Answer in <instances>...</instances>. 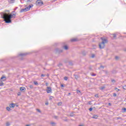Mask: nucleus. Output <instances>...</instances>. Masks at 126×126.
Listing matches in <instances>:
<instances>
[{"label":"nucleus","instance_id":"35","mask_svg":"<svg viewBox=\"0 0 126 126\" xmlns=\"http://www.w3.org/2000/svg\"><path fill=\"white\" fill-rule=\"evenodd\" d=\"M30 88H32V89L33 88V85H30Z\"/></svg>","mask_w":126,"mask_h":126},{"label":"nucleus","instance_id":"45","mask_svg":"<svg viewBox=\"0 0 126 126\" xmlns=\"http://www.w3.org/2000/svg\"><path fill=\"white\" fill-rule=\"evenodd\" d=\"M95 97H96V98H98V94H95Z\"/></svg>","mask_w":126,"mask_h":126},{"label":"nucleus","instance_id":"12","mask_svg":"<svg viewBox=\"0 0 126 126\" xmlns=\"http://www.w3.org/2000/svg\"><path fill=\"white\" fill-rule=\"evenodd\" d=\"M93 119H97L98 118V115H93V116L92 117Z\"/></svg>","mask_w":126,"mask_h":126},{"label":"nucleus","instance_id":"24","mask_svg":"<svg viewBox=\"0 0 126 126\" xmlns=\"http://www.w3.org/2000/svg\"><path fill=\"white\" fill-rule=\"evenodd\" d=\"M14 0H10V3H13V2H14Z\"/></svg>","mask_w":126,"mask_h":126},{"label":"nucleus","instance_id":"57","mask_svg":"<svg viewBox=\"0 0 126 126\" xmlns=\"http://www.w3.org/2000/svg\"><path fill=\"white\" fill-rule=\"evenodd\" d=\"M125 51H126V49L125 50Z\"/></svg>","mask_w":126,"mask_h":126},{"label":"nucleus","instance_id":"54","mask_svg":"<svg viewBox=\"0 0 126 126\" xmlns=\"http://www.w3.org/2000/svg\"><path fill=\"white\" fill-rule=\"evenodd\" d=\"M26 126H30V125H27Z\"/></svg>","mask_w":126,"mask_h":126},{"label":"nucleus","instance_id":"51","mask_svg":"<svg viewBox=\"0 0 126 126\" xmlns=\"http://www.w3.org/2000/svg\"><path fill=\"white\" fill-rule=\"evenodd\" d=\"M69 95H70V93H69L68 94V95L69 96Z\"/></svg>","mask_w":126,"mask_h":126},{"label":"nucleus","instance_id":"17","mask_svg":"<svg viewBox=\"0 0 126 126\" xmlns=\"http://www.w3.org/2000/svg\"><path fill=\"white\" fill-rule=\"evenodd\" d=\"M82 54L83 56H85V55H86L85 51H82Z\"/></svg>","mask_w":126,"mask_h":126},{"label":"nucleus","instance_id":"11","mask_svg":"<svg viewBox=\"0 0 126 126\" xmlns=\"http://www.w3.org/2000/svg\"><path fill=\"white\" fill-rule=\"evenodd\" d=\"M70 41L71 42H76V41H77V38H72Z\"/></svg>","mask_w":126,"mask_h":126},{"label":"nucleus","instance_id":"13","mask_svg":"<svg viewBox=\"0 0 126 126\" xmlns=\"http://www.w3.org/2000/svg\"><path fill=\"white\" fill-rule=\"evenodd\" d=\"M63 49H64V50H68V47L67 46V45H64L63 46Z\"/></svg>","mask_w":126,"mask_h":126},{"label":"nucleus","instance_id":"44","mask_svg":"<svg viewBox=\"0 0 126 126\" xmlns=\"http://www.w3.org/2000/svg\"><path fill=\"white\" fill-rule=\"evenodd\" d=\"M61 87H64V86L63 84L61 85Z\"/></svg>","mask_w":126,"mask_h":126},{"label":"nucleus","instance_id":"27","mask_svg":"<svg viewBox=\"0 0 126 126\" xmlns=\"http://www.w3.org/2000/svg\"><path fill=\"white\" fill-rule=\"evenodd\" d=\"M91 58H95V54H92Z\"/></svg>","mask_w":126,"mask_h":126},{"label":"nucleus","instance_id":"42","mask_svg":"<svg viewBox=\"0 0 126 126\" xmlns=\"http://www.w3.org/2000/svg\"><path fill=\"white\" fill-rule=\"evenodd\" d=\"M63 65V64L62 63H60L59 65H58V66H61Z\"/></svg>","mask_w":126,"mask_h":126},{"label":"nucleus","instance_id":"25","mask_svg":"<svg viewBox=\"0 0 126 126\" xmlns=\"http://www.w3.org/2000/svg\"><path fill=\"white\" fill-rule=\"evenodd\" d=\"M103 89H105V87H100V90H103Z\"/></svg>","mask_w":126,"mask_h":126},{"label":"nucleus","instance_id":"20","mask_svg":"<svg viewBox=\"0 0 126 126\" xmlns=\"http://www.w3.org/2000/svg\"><path fill=\"white\" fill-rule=\"evenodd\" d=\"M4 83L2 82H1V83H0V86H2L4 85Z\"/></svg>","mask_w":126,"mask_h":126},{"label":"nucleus","instance_id":"46","mask_svg":"<svg viewBox=\"0 0 126 126\" xmlns=\"http://www.w3.org/2000/svg\"><path fill=\"white\" fill-rule=\"evenodd\" d=\"M108 105H109V106H112V103H108Z\"/></svg>","mask_w":126,"mask_h":126},{"label":"nucleus","instance_id":"21","mask_svg":"<svg viewBox=\"0 0 126 126\" xmlns=\"http://www.w3.org/2000/svg\"><path fill=\"white\" fill-rule=\"evenodd\" d=\"M113 97H117V94L113 93Z\"/></svg>","mask_w":126,"mask_h":126},{"label":"nucleus","instance_id":"15","mask_svg":"<svg viewBox=\"0 0 126 126\" xmlns=\"http://www.w3.org/2000/svg\"><path fill=\"white\" fill-rule=\"evenodd\" d=\"M119 59H120V57H119L118 56H115V60L116 61H119Z\"/></svg>","mask_w":126,"mask_h":126},{"label":"nucleus","instance_id":"28","mask_svg":"<svg viewBox=\"0 0 126 126\" xmlns=\"http://www.w3.org/2000/svg\"><path fill=\"white\" fill-rule=\"evenodd\" d=\"M36 111H37V112H38V113H41V110H40V109H37Z\"/></svg>","mask_w":126,"mask_h":126},{"label":"nucleus","instance_id":"23","mask_svg":"<svg viewBox=\"0 0 126 126\" xmlns=\"http://www.w3.org/2000/svg\"><path fill=\"white\" fill-rule=\"evenodd\" d=\"M10 126V124L9 123V122H7L6 123V126Z\"/></svg>","mask_w":126,"mask_h":126},{"label":"nucleus","instance_id":"7","mask_svg":"<svg viewBox=\"0 0 126 126\" xmlns=\"http://www.w3.org/2000/svg\"><path fill=\"white\" fill-rule=\"evenodd\" d=\"M20 90L22 92H25L26 89L24 87H22L20 88Z\"/></svg>","mask_w":126,"mask_h":126},{"label":"nucleus","instance_id":"19","mask_svg":"<svg viewBox=\"0 0 126 126\" xmlns=\"http://www.w3.org/2000/svg\"><path fill=\"white\" fill-rule=\"evenodd\" d=\"M122 110L124 111V113H126V108H122Z\"/></svg>","mask_w":126,"mask_h":126},{"label":"nucleus","instance_id":"47","mask_svg":"<svg viewBox=\"0 0 126 126\" xmlns=\"http://www.w3.org/2000/svg\"><path fill=\"white\" fill-rule=\"evenodd\" d=\"M45 105H49V102H46Z\"/></svg>","mask_w":126,"mask_h":126},{"label":"nucleus","instance_id":"52","mask_svg":"<svg viewBox=\"0 0 126 126\" xmlns=\"http://www.w3.org/2000/svg\"><path fill=\"white\" fill-rule=\"evenodd\" d=\"M121 119V118H120V117H118V118H117V120H119V119Z\"/></svg>","mask_w":126,"mask_h":126},{"label":"nucleus","instance_id":"18","mask_svg":"<svg viewBox=\"0 0 126 126\" xmlns=\"http://www.w3.org/2000/svg\"><path fill=\"white\" fill-rule=\"evenodd\" d=\"M111 82H112V83H115L116 82V80H114V79H111Z\"/></svg>","mask_w":126,"mask_h":126},{"label":"nucleus","instance_id":"41","mask_svg":"<svg viewBox=\"0 0 126 126\" xmlns=\"http://www.w3.org/2000/svg\"><path fill=\"white\" fill-rule=\"evenodd\" d=\"M59 117L58 116H54V119H58Z\"/></svg>","mask_w":126,"mask_h":126},{"label":"nucleus","instance_id":"9","mask_svg":"<svg viewBox=\"0 0 126 126\" xmlns=\"http://www.w3.org/2000/svg\"><path fill=\"white\" fill-rule=\"evenodd\" d=\"M9 107H10V108H13V109L15 107V104H14V103L10 104Z\"/></svg>","mask_w":126,"mask_h":126},{"label":"nucleus","instance_id":"14","mask_svg":"<svg viewBox=\"0 0 126 126\" xmlns=\"http://www.w3.org/2000/svg\"><path fill=\"white\" fill-rule=\"evenodd\" d=\"M6 110H7V111H8V112H9V111H11V109H10V107H6Z\"/></svg>","mask_w":126,"mask_h":126},{"label":"nucleus","instance_id":"48","mask_svg":"<svg viewBox=\"0 0 126 126\" xmlns=\"http://www.w3.org/2000/svg\"><path fill=\"white\" fill-rule=\"evenodd\" d=\"M17 8H18V7H16L14 9V10L16 11V10L17 9Z\"/></svg>","mask_w":126,"mask_h":126},{"label":"nucleus","instance_id":"2","mask_svg":"<svg viewBox=\"0 0 126 126\" xmlns=\"http://www.w3.org/2000/svg\"><path fill=\"white\" fill-rule=\"evenodd\" d=\"M100 39L102 40V42L99 44V49H104V48H105V44L108 43V40L104 37H101Z\"/></svg>","mask_w":126,"mask_h":126},{"label":"nucleus","instance_id":"43","mask_svg":"<svg viewBox=\"0 0 126 126\" xmlns=\"http://www.w3.org/2000/svg\"><path fill=\"white\" fill-rule=\"evenodd\" d=\"M46 86H49V84L48 83H46Z\"/></svg>","mask_w":126,"mask_h":126},{"label":"nucleus","instance_id":"40","mask_svg":"<svg viewBox=\"0 0 126 126\" xmlns=\"http://www.w3.org/2000/svg\"><path fill=\"white\" fill-rule=\"evenodd\" d=\"M20 95H21V93H18V96H20Z\"/></svg>","mask_w":126,"mask_h":126},{"label":"nucleus","instance_id":"10","mask_svg":"<svg viewBox=\"0 0 126 126\" xmlns=\"http://www.w3.org/2000/svg\"><path fill=\"white\" fill-rule=\"evenodd\" d=\"M110 37H111V38H116V37H117V35H116V34L114 33L111 34Z\"/></svg>","mask_w":126,"mask_h":126},{"label":"nucleus","instance_id":"56","mask_svg":"<svg viewBox=\"0 0 126 126\" xmlns=\"http://www.w3.org/2000/svg\"><path fill=\"white\" fill-rule=\"evenodd\" d=\"M124 89H126V88H124Z\"/></svg>","mask_w":126,"mask_h":126},{"label":"nucleus","instance_id":"26","mask_svg":"<svg viewBox=\"0 0 126 126\" xmlns=\"http://www.w3.org/2000/svg\"><path fill=\"white\" fill-rule=\"evenodd\" d=\"M93 110V108H92V107H91V108H89L90 112H92Z\"/></svg>","mask_w":126,"mask_h":126},{"label":"nucleus","instance_id":"3","mask_svg":"<svg viewBox=\"0 0 126 126\" xmlns=\"http://www.w3.org/2000/svg\"><path fill=\"white\" fill-rule=\"evenodd\" d=\"M31 7H33V4H32L29 5L28 7H26L25 8H23L21 9L20 12H26V11L30 10V8H31Z\"/></svg>","mask_w":126,"mask_h":126},{"label":"nucleus","instance_id":"32","mask_svg":"<svg viewBox=\"0 0 126 126\" xmlns=\"http://www.w3.org/2000/svg\"><path fill=\"white\" fill-rule=\"evenodd\" d=\"M105 67L103 65H100V68H104Z\"/></svg>","mask_w":126,"mask_h":126},{"label":"nucleus","instance_id":"31","mask_svg":"<svg viewBox=\"0 0 126 126\" xmlns=\"http://www.w3.org/2000/svg\"><path fill=\"white\" fill-rule=\"evenodd\" d=\"M115 90L116 91H120V89H118V88H115Z\"/></svg>","mask_w":126,"mask_h":126},{"label":"nucleus","instance_id":"34","mask_svg":"<svg viewBox=\"0 0 126 126\" xmlns=\"http://www.w3.org/2000/svg\"><path fill=\"white\" fill-rule=\"evenodd\" d=\"M28 2H31L32 1V0H27Z\"/></svg>","mask_w":126,"mask_h":126},{"label":"nucleus","instance_id":"39","mask_svg":"<svg viewBox=\"0 0 126 126\" xmlns=\"http://www.w3.org/2000/svg\"><path fill=\"white\" fill-rule=\"evenodd\" d=\"M77 94L80 93V90H77Z\"/></svg>","mask_w":126,"mask_h":126},{"label":"nucleus","instance_id":"4","mask_svg":"<svg viewBox=\"0 0 126 126\" xmlns=\"http://www.w3.org/2000/svg\"><path fill=\"white\" fill-rule=\"evenodd\" d=\"M36 5H42V4H43V1L41 0H37L36 1Z\"/></svg>","mask_w":126,"mask_h":126},{"label":"nucleus","instance_id":"16","mask_svg":"<svg viewBox=\"0 0 126 126\" xmlns=\"http://www.w3.org/2000/svg\"><path fill=\"white\" fill-rule=\"evenodd\" d=\"M51 125L52 126H56V123H55L54 122H51Z\"/></svg>","mask_w":126,"mask_h":126},{"label":"nucleus","instance_id":"6","mask_svg":"<svg viewBox=\"0 0 126 126\" xmlns=\"http://www.w3.org/2000/svg\"><path fill=\"white\" fill-rule=\"evenodd\" d=\"M5 80H6V77H5V76H2L0 78V81H1V82H2V81H5Z\"/></svg>","mask_w":126,"mask_h":126},{"label":"nucleus","instance_id":"1","mask_svg":"<svg viewBox=\"0 0 126 126\" xmlns=\"http://www.w3.org/2000/svg\"><path fill=\"white\" fill-rule=\"evenodd\" d=\"M1 16L5 23H11V18H15L16 14L2 13V14H1Z\"/></svg>","mask_w":126,"mask_h":126},{"label":"nucleus","instance_id":"29","mask_svg":"<svg viewBox=\"0 0 126 126\" xmlns=\"http://www.w3.org/2000/svg\"><path fill=\"white\" fill-rule=\"evenodd\" d=\"M45 76H46V75H45V74H41V77H45Z\"/></svg>","mask_w":126,"mask_h":126},{"label":"nucleus","instance_id":"36","mask_svg":"<svg viewBox=\"0 0 126 126\" xmlns=\"http://www.w3.org/2000/svg\"><path fill=\"white\" fill-rule=\"evenodd\" d=\"M89 105H92V103H91V101H89L88 102Z\"/></svg>","mask_w":126,"mask_h":126},{"label":"nucleus","instance_id":"30","mask_svg":"<svg viewBox=\"0 0 126 126\" xmlns=\"http://www.w3.org/2000/svg\"><path fill=\"white\" fill-rule=\"evenodd\" d=\"M67 79H68L67 77H64V80H67Z\"/></svg>","mask_w":126,"mask_h":126},{"label":"nucleus","instance_id":"5","mask_svg":"<svg viewBox=\"0 0 126 126\" xmlns=\"http://www.w3.org/2000/svg\"><path fill=\"white\" fill-rule=\"evenodd\" d=\"M47 93H52V88L50 87H47L46 88Z\"/></svg>","mask_w":126,"mask_h":126},{"label":"nucleus","instance_id":"53","mask_svg":"<svg viewBox=\"0 0 126 126\" xmlns=\"http://www.w3.org/2000/svg\"><path fill=\"white\" fill-rule=\"evenodd\" d=\"M84 126L83 125H79V126Z\"/></svg>","mask_w":126,"mask_h":126},{"label":"nucleus","instance_id":"8","mask_svg":"<svg viewBox=\"0 0 126 126\" xmlns=\"http://www.w3.org/2000/svg\"><path fill=\"white\" fill-rule=\"evenodd\" d=\"M27 55V53H21L19 54V57H25Z\"/></svg>","mask_w":126,"mask_h":126},{"label":"nucleus","instance_id":"50","mask_svg":"<svg viewBox=\"0 0 126 126\" xmlns=\"http://www.w3.org/2000/svg\"><path fill=\"white\" fill-rule=\"evenodd\" d=\"M78 77V76H77V75L75 76V78H77Z\"/></svg>","mask_w":126,"mask_h":126},{"label":"nucleus","instance_id":"38","mask_svg":"<svg viewBox=\"0 0 126 126\" xmlns=\"http://www.w3.org/2000/svg\"><path fill=\"white\" fill-rule=\"evenodd\" d=\"M56 0H51V2H54L56 1Z\"/></svg>","mask_w":126,"mask_h":126},{"label":"nucleus","instance_id":"37","mask_svg":"<svg viewBox=\"0 0 126 126\" xmlns=\"http://www.w3.org/2000/svg\"><path fill=\"white\" fill-rule=\"evenodd\" d=\"M62 105V102L58 103V106H61Z\"/></svg>","mask_w":126,"mask_h":126},{"label":"nucleus","instance_id":"49","mask_svg":"<svg viewBox=\"0 0 126 126\" xmlns=\"http://www.w3.org/2000/svg\"><path fill=\"white\" fill-rule=\"evenodd\" d=\"M14 12H15V10L12 11V13H14Z\"/></svg>","mask_w":126,"mask_h":126},{"label":"nucleus","instance_id":"33","mask_svg":"<svg viewBox=\"0 0 126 126\" xmlns=\"http://www.w3.org/2000/svg\"><path fill=\"white\" fill-rule=\"evenodd\" d=\"M92 76H96V74L93 73L92 74Z\"/></svg>","mask_w":126,"mask_h":126},{"label":"nucleus","instance_id":"55","mask_svg":"<svg viewBox=\"0 0 126 126\" xmlns=\"http://www.w3.org/2000/svg\"><path fill=\"white\" fill-rule=\"evenodd\" d=\"M70 116H71V117H73V115H70Z\"/></svg>","mask_w":126,"mask_h":126},{"label":"nucleus","instance_id":"22","mask_svg":"<svg viewBox=\"0 0 126 126\" xmlns=\"http://www.w3.org/2000/svg\"><path fill=\"white\" fill-rule=\"evenodd\" d=\"M34 84L35 85H38V82H37V81H34Z\"/></svg>","mask_w":126,"mask_h":126}]
</instances>
